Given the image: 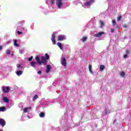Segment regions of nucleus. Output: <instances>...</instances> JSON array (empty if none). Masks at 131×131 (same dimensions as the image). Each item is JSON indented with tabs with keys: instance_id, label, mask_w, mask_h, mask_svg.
I'll return each mask as SVG.
<instances>
[{
	"instance_id": "obj_16",
	"label": "nucleus",
	"mask_w": 131,
	"mask_h": 131,
	"mask_svg": "<svg viewBox=\"0 0 131 131\" xmlns=\"http://www.w3.org/2000/svg\"><path fill=\"white\" fill-rule=\"evenodd\" d=\"M110 109L109 108H106L105 111V113H103V115H106L107 114H109L110 113Z\"/></svg>"
},
{
	"instance_id": "obj_14",
	"label": "nucleus",
	"mask_w": 131,
	"mask_h": 131,
	"mask_svg": "<svg viewBox=\"0 0 131 131\" xmlns=\"http://www.w3.org/2000/svg\"><path fill=\"white\" fill-rule=\"evenodd\" d=\"M58 47H59V48L61 50V51H63V46H64V45L60 43V42H57V43Z\"/></svg>"
},
{
	"instance_id": "obj_17",
	"label": "nucleus",
	"mask_w": 131,
	"mask_h": 131,
	"mask_svg": "<svg viewBox=\"0 0 131 131\" xmlns=\"http://www.w3.org/2000/svg\"><path fill=\"white\" fill-rule=\"evenodd\" d=\"M46 68H47L46 73H49V72H50V71L51 70V66L48 65L47 66Z\"/></svg>"
},
{
	"instance_id": "obj_8",
	"label": "nucleus",
	"mask_w": 131,
	"mask_h": 131,
	"mask_svg": "<svg viewBox=\"0 0 131 131\" xmlns=\"http://www.w3.org/2000/svg\"><path fill=\"white\" fill-rule=\"evenodd\" d=\"M0 125H2V126H5V125H6V121L3 119H0Z\"/></svg>"
},
{
	"instance_id": "obj_45",
	"label": "nucleus",
	"mask_w": 131,
	"mask_h": 131,
	"mask_svg": "<svg viewBox=\"0 0 131 131\" xmlns=\"http://www.w3.org/2000/svg\"><path fill=\"white\" fill-rule=\"evenodd\" d=\"M0 131H2V130H0Z\"/></svg>"
},
{
	"instance_id": "obj_24",
	"label": "nucleus",
	"mask_w": 131,
	"mask_h": 131,
	"mask_svg": "<svg viewBox=\"0 0 131 131\" xmlns=\"http://www.w3.org/2000/svg\"><path fill=\"white\" fill-rule=\"evenodd\" d=\"M7 55H11V50H7L6 51Z\"/></svg>"
},
{
	"instance_id": "obj_33",
	"label": "nucleus",
	"mask_w": 131,
	"mask_h": 131,
	"mask_svg": "<svg viewBox=\"0 0 131 131\" xmlns=\"http://www.w3.org/2000/svg\"><path fill=\"white\" fill-rule=\"evenodd\" d=\"M123 58H124V59H125L126 58H127V54H125V55H124Z\"/></svg>"
},
{
	"instance_id": "obj_39",
	"label": "nucleus",
	"mask_w": 131,
	"mask_h": 131,
	"mask_svg": "<svg viewBox=\"0 0 131 131\" xmlns=\"http://www.w3.org/2000/svg\"><path fill=\"white\" fill-rule=\"evenodd\" d=\"M7 43H11V41H9L7 42Z\"/></svg>"
},
{
	"instance_id": "obj_7",
	"label": "nucleus",
	"mask_w": 131,
	"mask_h": 131,
	"mask_svg": "<svg viewBox=\"0 0 131 131\" xmlns=\"http://www.w3.org/2000/svg\"><path fill=\"white\" fill-rule=\"evenodd\" d=\"M104 32H100L98 33H96L94 34L95 37H100V36H102V34H104Z\"/></svg>"
},
{
	"instance_id": "obj_10",
	"label": "nucleus",
	"mask_w": 131,
	"mask_h": 131,
	"mask_svg": "<svg viewBox=\"0 0 131 131\" xmlns=\"http://www.w3.org/2000/svg\"><path fill=\"white\" fill-rule=\"evenodd\" d=\"M23 70V67L21 64H17L16 71Z\"/></svg>"
},
{
	"instance_id": "obj_15",
	"label": "nucleus",
	"mask_w": 131,
	"mask_h": 131,
	"mask_svg": "<svg viewBox=\"0 0 131 131\" xmlns=\"http://www.w3.org/2000/svg\"><path fill=\"white\" fill-rule=\"evenodd\" d=\"M30 110H31V107H26L24 108V112L27 113V112H29Z\"/></svg>"
},
{
	"instance_id": "obj_41",
	"label": "nucleus",
	"mask_w": 131,
	"mask_h": 131,
	"mask_svg": "<svg viewBox=\"0 0 131 131\" xmlns=\"http://www.w3.org/2000/svg\"><path fill=\"white\" fill-rule=\"evenodd\" d=\"M17 30H19V27L17 28Z\"/></svg>"
},
{
	"instance_id": "obj_4",
	"label": "nucleus",
	"mask_w": 131,
	"mask_h": 131,
	"mask_svg": "<svg viewBox=\"0 0 131 131\" xmlns=\"http://www.w3.org/2000/svg\"><path fill=\"white\" fill-rule=\"evenodd\" d=\"M61 63L63 67H66L67 63L66 62V58H65V57L62 58Z\"/></svg>"
},
{
	"instance_id": "obj_5",
	"label": "nucleus",
	"mask_w": 131,
	"mask_h": 131,
	"mask_svg": "<svg viewBox=\"0 0 131 131\" xmlns=\"http://www.w3.org/2000/svg\"><path fill=\"white\" fill-rule=\"evenodd\" d=\"M64 39H66V36L65 35H59L58 36V40H63Z\"/></svg>"
},
{
	"instance_id": "obj_6",
	"label": "nucleus",
	"mask_w": 131,
	"mask_h": 131,
	"mask_svg": "<svg viewBox=\"0 0 131 131\" xmlns=\"http://www.w3.org/2000/svg\"><path fill=\"white\" fill-rule=\"evenodd\" d=\"M2 90L4 93H9L10 91V88L8 86H6V87H3Z\"/></svg>"
},
{
	"instance_id": "obj_1",
	"label": "nucleus",
	"mask_w": 131,
	"mask_h": 131,
	"mask_svg": "<svg viewBox=\"0 0 131 131\" xmlns=\"http://www.w3.org/2000/svg\"><path fill=\"white\" fill-rule=\"evenodd\" d=\"M35 60L37 62V63L39 65H41L42 63H43V64H44V65H46L47 64V62H48V61H47V60H48V59H46V57H45V56L41 57V60L39 59V57L38 56H36L35 58Z\"/></svg>"
},
{
	"instance_id": "obj_27",
	"label": "nucleus",
	"mask_w": 131,
	"mask_h": 131,
	"mask_svg": "<svg viewBox=\"0 0 131 131\" xmlns=\"http://www.w3.org/2000/svg\"><path fill=\"white\" fill-rule=\"evenodd\" d=\"M121 20V15H119L117 17V21L118 22L119 21H120Z\"/></svg>"
},
{
	"instance_id": "obj_43",
	"label": "nucleus",
	"mask_w": 131,
	"mask_h": 131,
	"mask_svg": "<svg viewBox=\"0 0 131 131\" xmlns=\"http://www.w3.org/2000/svg\"><path fill=\"white\" fill-rule=\"evenodd\" d=\"M21 29L24 30V28H21Z\"/></svg>"
},
{
	"instance_id": "obj_38",
	"label": "nucleus",
	"mask_w": 131,
	"mask_h": 131,
	"mask_svg": "<svg viewBox=\"0 0 131 131\" xmlns=\"http://www.w3.org/2000/svg\"><path fill=\"white\" fill-rule=\"evenodd\" d=\"M127 26H126V25H124L123 26L124 28H127Z\"/></svg>"
},
{
	"instance_id": "obj_36",
	"label": "nucleus",
	"mask_w": 131,
	"mask_h": 131,
	"mask_svg": "<svg viewBox=\"0 0 131 131\" xmlns=\"http://www.w3.org/2000/svg\"><path fill=\"white\" fill-rule=\"evenodd\" d=\"M111 32L112 33H113V32H114V29H111Z\"/></svg>"
},
{
	"instance_id": "obj_32",
	"label": "nucleus",
	"mask_w": 131,
	"mask_h": 131,
	"mask_svg": "<svg viewBox=\"0 0 131 131\" xmlns=\"http://www.w3.org/2000/svg\"><path fill=\"white\" fill-rule=\"evenodd\" d=\"M32 59H33V56H31V57H30L28 59V61H31V60H32Z\"/></svg>"
},
{
	"instance_id": "obj_13",
	"label": "nucleus",
	"mask_w": 131,
	"mask_h": 131,
	"mask_svg": "<svg viewBox=\"0 0 131 131\" xmlns=\"http://www.w3.org/2000/svg\"><path fill=\"white\" fill-rule=\"evenodd\" d=\"M3 101L4 102V103H9V98L7 97H3Z\"/></svg>"
},
{
	"instance_id": "obj_25",
	"label": "nucleus",
	"mask_w": 131,
	"mask_h": 131,
	"mask_svg": "<svg viewBox=\"0 0 131 131\" xmlns=\"http://www.w3.org/2000/svg\"><path fill=\"white\" fill-rule=\"evenodd\" d=\"M45 58H46V59H47V60H49V59H50V56H49V54H45Z\"/></svg>"
},
{
	"instance_id": "obj_42",
	"label": "nucleus",
	"mask_w": 131,
	"mask_h": 131,
	"mask_svg": "<svg viewBox=\"0 0 131 131\" xmlns=\"http://www.w3.org/2000/svg\"><path fill=\"white\" fill-rule=\"evenodd\" d=\"M114 122H116V120H115L114 121Z\"/></svg>"
},
{
	"instance_id": "obj_20",
	"label": "nucleus",
	"mask_w": 131,
	"mask_h": 131,
	"mask_svg": "<svg viewBox=\"0 0 131 131\" xmlns=\"http://www.w3.org/2000/svg\"><path fill=\"white\" fill-rule=\"evenodd\" d=\"M105 69V66L104 65H100V71H103Z\"/></svg>"
},
{
	"instance_id": "obj_19",
	"label": "nucleus",
	"mask_w": 131,
	"mask_h": 131,
	"mask_svg": "<svg viewBox=\"0 0 131 131\" xmlns=\"http://www.w3.org/2000/svg\"><path fill=\"white\" fill-rule=\"evenodd\" d=\"M120 75L121 77H124V76H125V73L123 71H121L120 72Z\"/></svg>"
},
{
	"instance_id": "obj_44",
	"label": "nucleus",
	"mask_w": 131,
	"mask_h": 131,
	"mask_svg": "<svg viewBox=\"0 0 131 131\" xmlns=\"http://www.w3.org/2000/svg\"><path fill=\"white\" fill-rule=\"evenodd\" d=\"M11 56H14V54L11 55Z\"/></svg>"
},
{
	"instance_id": "obj_26",
	"label": "nucleus",
	"mask_w": 131,
	"mask_h": 131,
	"mask_svg": "<svg viewBox=\"0 0 131 131\" xmlns=\"http://www.w3.org/2000/svg\"><path fill=\"white\" fill-rule=\"evenodd\" d=\"M39 117H45V113L43 112H41L39 114Z\"/></svg>"
},
{
	"instance_id": "obj_12",
	"label": "nucleus",
	"mask_w": 131,
	"mask_h": 131,
	"mask_svg": "<svg viewBox=\"0 0 131 131\" xmlns=\"http://www.w3.org/2000/svg\"><path fill=\"white\" fill-rule=\"evenodd\" d=\"M15 73L17 75V76H20V75H22V74H23V71H16Z\"/></svg>"
},
{
	"instance_id": "obj_34",
	"label": "nucleus",
	"mask_w": 131,
	"mask_h": 131,
	"mask_svg": "<svg viewBox=\"0 0 131 131\" xmlns=\"http://www.w3.org/2000/svg\"><path fill=\"white\" fill-rule=\"evenodd\" d=\"M22 33H23L22 32H20L19 31H17V34L18 35L22 34Z\"/></svg>"
},
{
	"instance_id": "obj_29",
	"label": "nucleus",
	"mask_w": 131,
	"mask_h": 131,
	"mask_svg": "<svg viewBox=\"0 0 131 131\" xmlns=\"http://www.w3.org/2000/svg\"><path fill=\"white\" fill-rule=\"evenodd\" d=\"M112 24L113 26H114L115 25H116V21H115V20L114 19L112 20Z\"/></svg>"
},
{
	"instance_id": "obj_30",
	"label": "nucleus",
	"mask_w": 131,
	"mask_h": 131,
	"mask_svg": "<svg viewBox=\"0 0 131 131\" xmlns=\"http://www.w3.org/2000/svg\"><path fill=\"white\" fill-rule=\"evenodd\" d=\"M87 38H88V37H83L82 39V41H85L86 40Z\"/></svg>"
},
{
	"instance_id": "obj_9",
	"label": "nucleus",
	"mask_w": 131,
	"mask_h": 131,
	"mask_svg": "<svg viewBox=\"0 0 131 131\" xmlns=\"http://www.w3.org/2000/svg\"><path fill=\"white\" fill-rule=\"evenodd\" d=\"M55 34H53L52 35V37H51V40L53 43V45H56V40L55 39Z\"/></svg>"
},
{
	"instance_id": "obj_35",
	"label": "nucleus",
	"mask_w": 131,
	"mask_h": 131,
	"mask_svg": "<svg viewBox=\"0 0 131 131\" xmlns=\"http://www.w3.org/2000/svg\"><path fill=\"white\" fill-rule=\"evenodd\" d=\"M129 54V51L128 50H126V55H128Z\"/></svg>"
},
{
	"instance_id": "obj_28",
	"label": "nucleus",
	"mask_w": 131,
	"mask_h": 131,
	"mask_svg": "<svg viewBox=\"0 0 131 131\" xmlns=\"http://www.w3.org/2000/svg\"><path fill=\"white\" fill-rule=\"evenodd\" d=\"M100 27L102 28L104 26V22H103V21H100Z\"/></svg>"
},
{
	"instance_id": "obj_22",
	"label": "nucleus",
	"mask_w": 131,
	"mask_h": 131,
	"mask_svg": "<svg viewBox=\"0 0 131 131\" xmlns=\"http://www.w3.org/2000/svg\"><path fill=\"white\" fill-rule=\"evenodd\" d=\"M13 41H14V47H19V45L17 43V40H14Z\"/></svg>"
},
{
	"instance_id": "obj_21",
	"label": "nucleus",
	"mask_w": 131,
	"mask_h": 131,
	"mask_svg": "<svg viewBox=\"0 0 131 131\" xmlns=\"http://www.w3.org/2000/svg\"><path fill=\"white\" fill-rule=\"evenodd\" d=\"M6 110V107L5 106L3 107H0V112H4Z\"/></svg>"
},
{
	"instance_id": "obj_23",
	"label": "nucleus",
	"mask_w": 131,
	"mask_h": 131,
	"mask_svg": "<svg viewBox=\"0 0 131 131\" xmlns=\"http://www.w3.org/2000/svg\"><path fill=\"white\" fill-rule=\"evenodd\" d=\"M46 3L47 4H48V3H51V4H54V0H47Z\"/></svg>"
},
{
	"instance_id": "obj_11",
	"label": "nucleus",
	"mask_w": 131,
	"mask_h": 131,
	"mask_svg": "<svg viewBox=\"0 0 131 131\" xmlns=\"http://www.w3.org/2000/svg\"><path fill=\"white\" fill-rule=\"evenodd\" d=\"M37 65V63H36V62L35 61H32L31 62V66H32V67H33L34 68H35V69H36Z\"/></svg>"
},
{
	"instance_id": "obj_40",
	"label": "nucleus",
	"mask_w": 131,
	"mask_h": 131,
	"mask_svg": "<svg viewBox=\"0 0 131 131\" xmlns=\"http://www.w3.org/2000/svg\"><path fill=\"white\" fill-rule=\"evenodd\" d=\"M3 49V47L2 46H0V51Z\"/></svg>"
},
{
	"instance_id": "obj_2",
	"label": "nucleus",
	"mask_w": 131,
	"mask_h": 131,
	"mask_svg": "<svg viewBox=\"0 0 131 131\" xmlns=\"http://www.w3.org/2000/svg\"><path fill=\"white\" fill-rule=\"evenodd\" d=\"M94 3H95V1H94V0H91L90 1H86V2H84V5L85 8H90L91 5L92 4H94Z\"/></svg>"
},
{
	"instance_id": "obj_37",
	"label": "nucleus",
	"mask_w": 131,
	"mask_h": 131,
	"mask_svg": "<svg viewBox=\"0 0 131 131\" xmlns=\"http://www.w3.org/2000/svg\"><path fill=\"white\" fill-rule=\"evenodd\" d=\"M37 73H38V74H41V71H38Z\"/></svg>"
},
{
	"instance_id": "obj_18",
	"label": "nucleus",
	"mask_w": 131,
	"mask_h": 131,
	"mask_svg": "<svg viewBox=\"0 0 131 131\" xmlns=\"http://www.w3.org/2000/svg\"><path fill=\"white\" fill-rule=\"evenodd\" d=\"M89 71H90V73L91 74H94V72H93V71L92 70V65H91V64L89 65Z\"/></svg>"
},
{
	"instance_id": "obj_3",
	"label": "nucleus",
	"mask_w": 131,
	"mask_h": 131,
	"mask_svg": "<svg viewBox=\"0 0 131 131\" xmlns=\"http://www.w3.org/2000/svg\"><path fill=\"white\" fill-rule=\"evenodd\" d=\"M56 6H57L58 9H61L63 7V2L62 0H56Z\"/></svg>"
},
{
	"instance_id": "obj_31",
	"label": "nucleus",
	"mask_w": 131,
	"mask_h": 131,
	"mask_svg": "<svg viewBox=\"0 0 131 131\" xmlns=\"http://www.w3.org/2000/svg\"><path fill=\"white\" fill-rule=\"evenodd\" d=\"M37 98H38V96H37V95H35V96L33 97V101H35V99H37Z\"/></svg>"
}]
</instances>
